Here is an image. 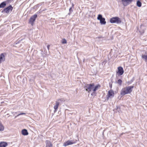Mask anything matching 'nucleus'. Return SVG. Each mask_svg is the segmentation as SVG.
I'll return each mask as SVG.
<instances>
[{
    "mask_svg": "<svg viewBox=\"0 0 147 147\" xmlns=\"http://www.w3.org/2000/svg\"><path fill=\"white\" fill-rule=\"evenodd\" d=\"M134 87V86H127L125 88L122 89L121 91V95L123 96L125 94L130 93L132 91Z\"/></svg>",
    "mask_w": 147,
    "mask_h": 147,
    "instance_id": "obj_1",
    "label": "nucleus"
},
{
    "mask_svg": "<svg viewBox=\"0 0 147 147\" xmlns=\"http://www.w3.org/2000/svg\"><path fill=\"white\" fill-rule=\"evenodd\" d=\"M110 22L111 23L119 24L121 23V21L118 17H113L110 19Z\"/></svg>",
    "mask_w": 147,
    "mask_h": 147,
    "instance_id": "obj_2",
    "label": "nucleus"
},
{
    "mask_svg": "<svg viewBox=\"0 0 147 147\" xmlns=\"http://www.w3.org/2000/svg\"><path fill=\"white\" fill-rule=\"evenodd\" d=\"M94 84L93 83L90 84H86L84 87L86 90L88 92H90L94 88Z\"/></svg>",
    "mask_w": 147,
    "mask_h": 147,
    "instance_id": "obj_3",
    "label": "nucleus"
},
{
    "mask_svg": "<svg viewBox=\"0 0 147 147\" xmlns=\"http://www.w3.org/2000/svg\"><path fill=\"white\" fill-rule=\"evenodd\" d=\"M13 9V7L11 5H10L4 8V9L1 11V12H4L7 13H9L10 11H11Z\"/></svg>",
    "mask_w": 147,
    "mask_h": 147,
    "instance_id": "obj_4",
    "label": "nucleus"
},
{
    "mask_svg": "<svg viewBox=\"0 0 147 147\" xmlns=\"http://www.w3.org/2000/svg\"><path fill=\"white\" fill-rule=\"evenodd\" d=\"M37 17V15L35 14L32 16L30 18L29 20V23L33 25L34 22L35 21L36 18Z\"/></svg>",
    "mask_w": 147,
    "mask_h": 147,
    "instance_id": "obj_5",
    "label": "nucleus"
},
{
    "mask_svg": "<svg viewBox=\"0 0 147 147\" xmlns=\"http://www.w3.org/2000/svg\"><path fill=\"white\" fill-rule=\"evenodd\" d=\"M77 140H68L64 143L63 146H67L71 145L73 144H75Z\"/></svg>",
    "mask_w": 147,
    "mask_h": 147,
    "instance_id": "obj_6",
    "label": "nucleus"
},
{
    "mask_svg": "<svg viewBox=\"0 0 147 147\" xmlns=\"http://www.w3.org/2000/svg\"><path fill=\"white\" fill-rule=\"evenodd\" d=\"M114 93L112 90H111L108 91V94L107 95V99L108 100L109 98H111L114 96Z\"/></svg>",
    "mask_w": 147,
    "mask_h": 147,
    "instance_id": "obj_7",
    "label": "nucleus"
},
{
    "mask_svg": "<svg viewBox=\"0 0 147 147\" xmlns=\"http://www.w3.org/2000/svg\"><path fill=\"white\" fill-rule=\"evenodd\" d=\"M121 1L123 5L126 6L131 3L133 0H121Z\"/></svg>",
    "mask_w": 147,
    "mask_h": 147,
    "instance_id": "obj_8",
    "label": "nucleus"
},
{
    "mask_svg": "<svg viewBox=\"0 0 147 147\" xmlns=\"http://www.w3.org/2000/svg\"><path fill=\"white\" fill-rule=\"evenodd\" d=\"M118 71L117 72V74L118 76L122 75L124 73V70L123 68L121 67H119L118 68Z\"/></svg>",
    "mask_w": 147,
    "mask_h": 147,
    "instance_id": "obj_9",
    "label": "nucleus"
},
{
    "mask_svg": "<svg viewBox=\"0 0 147 147\" xmlns=\"http://www.w3.org/2000/svg\"><path fill=\"white\" fill-rule=\"evenodd\" d=\"M9 1L10 0H7L1 3L0 4V8H4L6 6L7 4Z\"/></svg>",
    "mask_w": 147,
    "mask_h": 147,
    "instance_id": "obj_10",
    "label": "nucleus"
},
{
    "mask_svg": "<svg viewBox=\"0 0 147 147\" xmlns=\"http://www.w3.org/2000/svg\"><path fill=\"white\" fill-rule=\"evenodd\" d=\"M5 53H2L0 55V63L5 61Z\"/></svg>",
    "mask_w": 147,
    "mask_h": 147,
    "instance_id": "obj_11",
    "label": "nucleus"
},
{
    "mask_svg": "<svg viewBox=\"0 0 147 147\" xmlns=\"http://www.w3.org/2000/svg\"><path fill=\"white\" fill-rule=\"evenodd\" d=\"M59 104V103L58 101H56L55 105L54 106V111L55 112H56L57 111V109L58 108Z\"/></svg>",
    "mask_w": 147,
    "mask_h": 147,
    "instance_id": "obj_12",
    "label": "nucleus"
},
{
    "mask_svg": "<svg viewBox=\"0 0 147 147\" xmlns=\"http://www.w3.org/2000/svg\"><path fill=\"white\" fill-rule=\"evenodd\" d=\"M22 134L24 136H27L28 134V133L26 129H24L22 131Z\"/></svg>",
    "mask_w": 147,
    "mask_h": 147,
    "instance_id": "obj_13",
    "label": "nucleus"
},
{
    "mask_svg": "<svg viewBox=\"0 0 147 147\" xmlns=\"http://www.w3.org/2000/svg\"><path fill=\"white\" fill-rule=\"evenodd\" d=\"M7 145V143L5 142H0V147H6Z\"/></svg>",
    "mask_w": 147,
    "mask_h": 147,
    "instance_id": "obj_14",
    "label": "nucleus"
},
{
    "mask_svg": "<svg viewBox=\"0 0 147 147\" xmlns=\"http://www.w3.org/2000/svg\"><path fill=\"white\" fill-rule=\"evenodd\" d=\"M46 147H51L52 145L51 142L49 140H46Z\"/></svg>",
    "mask_w": 147,
    "mask_h": 147,
    "instance_id": "obj_15",
    "label": "nucleus"
},
{
    "mask_svg": "<svg viewBox=\"0 0 147 147\" xmlns=\"http://www.w3.org/2000/svg\"><path fill=\"white\" fill-rule=\"evenodd\" d=\"M100 23L102 25H105L106 24V22L105 19L104 18L100 20Z\"/></svg>",
    "mask_w": 147,
    "mask_h": 147,
    "instance_id": "obj_16",
    "label": "nucleus"
},
{
    "mask_svg": "<svg viewBox=\"0 0 147 147\" xmlns=\"http://www.w3.org/2000/svg\"><path fill=\"white\" fill-rule=\"evenodd\" d=\"M100 86L99 85H98L94 86V88L93 89V92H95L97 90L98 88L100 87Z\"/></svg>",
    "mask_w": 147,
    "mask_h": 147,
    "instance_id": "obj_17",
    "label": "nucleus"
},
{
    "mask_svg": "<svg viewBox=\"0 0 147 147\" xmlns=\"http://www.w3.org/2000/svg\"><path fill=\"white\" fill-rule=\"evenodd\" d=\"M143 26L142 25H141L140 27V28L141 29H140L139 30V31L140 32V33L141 34H143L144 32V29L142 30L141 29L142 27Z\"/></svg>",
    "mask_w": 147,
    "mask_h": 147,
    "instance_id": "obj_18",
    "label": "nucleus"
},
{
    "mask_svg": "<svg viewBox=\"0 0 147 147\" xmlns=\"http://www.w3.org/2000/svg\"><path fill=\"white\" fill-rule=\"evenodd\" d=\"M142 3L140 0H138L137 1L136 3V5L137 6L140 7L142 6Z\"/></svg>",
    "mask_w": 147,
    "mask_h": 147,
    "instance_id": "obj_19",
    "label": "nucleus"
},
{
    "mask_svg": "<svg viewBox=\"0 0 147 147\" xmlns=\"http://www.w3.org/2000/svg\"><path fill=\"white\" fill-rule=\"evenodd\" d=\"M142 58L146 61L147 62V56L145 55H142Z\"/></svg>",
    "mask_w": 147,
    "mask_h": 147,
    "instance_id": "obj_20",
    "label": "nucleus"
},
{
    "mask_svg": "<svg viewBox=\"0 0 147 147\" xmlns=\"http://www.w3.org/2000/svg\"><path fill=\"white\" fill-rule=\"evenodd\" d=\"M4 129V127L2 124L1 122H0V131H3Z\"/></svg>",
    "mask_w": 147,
    "mask_h": 147,
    "instance_id": "obj_21",
    "label": "nucleus"
},
{
    "mask_svg": "<svg viewBox=\"0 0 147 147\" xmlns=\"http://www.w3.org/2000/svg\"><path fill=\"white\" fill-rule=\"evenodd\" d=\"M103 18L102 17V16L101 14H99L98 15V16L97 18V19L98 20H100L101 19H102Z\"/></svg>",
    "mask_w": 147,
    "mask_h": 147,
    "instance_id": "obj_22",
    "label": "nucleus"
},
{
    "mask_svg": "<svg viewBox=\"0 0 147 147\" xmlns=\"http://www.w3.org/2000/svg\"><path fill=\"white\" fill-rule=\"evenodd\" d=\"M117 83L119 85H121L122 83V80L121 79H119L117 81Z\"/></svg>",
    "mask_w": 147,
    "mask_h": 147,
    "instance_id": "obj_23",
    "label": "nucleus"
},
{
    "mask_svg": "<svg viewBox=\"0 0 147 147\" xmlns=\"http://www.w3.org/2000/svg\"><path fill=\"white\" fill-rule=\"evenodd\" d=\"M62 42L63 44H66L67 43V41L65 38H63L62 40Z\"/></svg>",
    "mask_w": 147,
    "mask_h": 147,
    "instance_id": "obj_24",
    "label": "nucleus"
},
{
    "mask_svg": "<svg viewBox=\"0 0 147 147\" xmlns=\"http://www.w3.org/2000/svg\"><path fill=\"white\" fill-rule=\"evenodd\" d=\"M116 110L119 113H120V112H121V111H120V107H117Z\"/></svg>",
    "mask_w": 147,
    "mask_h": 147,
    "instance_id": "obj_25",
    "label": "nucleus"
},
{
    "mask_svg": "<svg viewBox=\"0 0 147 147\" xmlns=\"http://www.w3.org/2000/svg\"><path fill=\"white\" fill-rule=\"evenodd\" d=\"M26 114V113H21L19 114H18L15 117V118H16V117H18L20 115H25Z\"/></svg>",
    "mask_w": 147,
    "mask_h": 147,
    "instance_id": "obj_26",
    "label": "nucleus"
},
{
    "mask_svg": "<svg viewBox=\"0 0 147 147\" xmlns=\"http://www.w3.org/2000/svg\"><path fill=\"white\" fill-rule=\"evenodd\" d=\"M73 10L72 9V7H70L69 9V12H70V13H68V14L69 15H70V13L71 12L73 11Z\"/></svg>",
    "mask_w": 147,
    "mask_h": 147,
    "instance_id": "obj_27",
    "label": "nucleus"
},
{
    "mask_svg": "<svg viewBox=\"0 0 147 147\" xmlns=\"http://www.w3.org/2000/svg\"><path fill=\"white\" fill-rule=\"evenodd\" d=\"M91 95L92 96H95L96 95V93L95 92H92L91 94Z\"/></svg>",
    "mask_w": 147,
    "mask_h": 147,
    "instance_id": "obj_28",
    "label": "nucleus"
},
{
    "mask_svg": "<svg viewBox=\"0 0 147 147\" xmlns=\"http://www.w3.org/2000/svg\"><path fill=\"white\" fill-rule=\"evenodd\" d=\"M50 47V45H48L47 46V47L48 50H49V47Z\"/></svg>",
    "mask_w": 147,
    "mask_h": 147,
    "instance_id": "obj_29",
    "label": "nucleus"
},
{
    "mask_svg": "<svg viewBox=\"0 0 147 147\" xmlns=\"http://www.w3.org/2000/svg\"><path fill=\"white\" fill-rule=\"evenodd\" d=\"M109 86L110 88H112V84L109 83Z\"/></svg>",
    "mask_w": 147,
    "mask_h": 147,
    "instance_id": "obj_30",
    "label": "nucleus"
},
{
    "mask_svg": "<svg viewBox=\"0 0 147 147\" xmlns=\"http://www.w3.org/2000/svg\"><path fill=\"white\" fill-rule=\"evenodd\" d=\"M58 101H61V99H59L58 100Z\"/></svg>",
    "mask_w": 147,
    "mask_h": 147,
    "instance_id": "obj_31",
    "label": "nucleus"
},
{
    "mask_svg": "<svg viewBox=\"0 0 147 147\" xmlns=\"http://www.w3.org/2000/svg\"><path fill=\"white\" fill-rule=\"evenodd\" d=\"M147 56V53H146L145 54Z\"/></svg>",
    "mask_w": 147,
    "mask_h": 147,
    "instance_id": "obj_32",
    "label": "nucleus"
},
{
    "mask_svg": "<svg viewBox=\"0 0 147 147\" xmlns=\"http://www.w3.org/2000/svg\"><path fill=\"white\" fill-rule=\"evenodd\" d=\"M72 7H73V6H74V4L73 3H72Z\"/></svg>",
    "mask_w": 147,
    "mask_h": 147,
    "instance_id": "obj_33",
    "label": "nucleus"
}]
</instances>
